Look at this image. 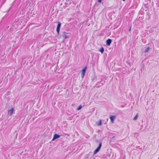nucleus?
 Masks as SVG:
<instances>
[{
	"mask_svg": "<svg viewBox=\"0 0 159 159\" xmlns=\"http://www.w3.org/2000/svg\"><path fill=\"white\" fill-rule=\"evenodd\" d=\"M102 146V143H100L99 145L98 148L95 150L94 152V154H96L98 152H99V150H100L101 147Z\"/></svg>",
	"mask_w": 159,
	"mask_h": 159,
	"instance_id": "obj_1",
	"label": "nucleus"
},
{
	"mask_svg": "<svg viewBox=\"0 0 159 159\" xmlns=\"http://www.w3.org/2000/svg\"><path fill=\"white\" fill-rule=\"evenodd\" d=\"M87 69V67H85L82 70V72H81L82 78H83L84 77V76L86 70Z\"/></svg>",
	"mask_w": 159,
	"mask_h": 159,
	"instance_id": "obj_2",
	"label": "nucleus"
},
{
	"mask_svg": "<svg viewBox=\"0 0 159 159\" xmlns=\"http://www.w3.org/2000/svg\"><path fill=\"white\" fill-rule=\"evenodd\" d=\"M61 26V24L60 22H58V25L57 28V31L58 34H59L60 31V29Z\"/></svg>",
	"mask_w": 159,
	"mask_h": 159,
	"instance_id": "obj_3",
	"label": "nucleus"
},
{
	"mask_svg": "<svg viewBox=\"0 0 159 159\" xmlns=\"http://www.w3.org/2000/svg\"><path fill=\"white\" fill-rule=\"evenodd\" d=\"M112 42L111 40L110 39H108L106 41V45L107 46H109Z\"/></svg>",
	"mask_w": 159,
	"mask_h": 159,
	"instance_id": "obj_4",
	"label": "nucleus"
},
{
	"mask_svg": "<svg viewBox=\"0 0 159 159\" xmlns=\"http://www.w3.org/2000/svg\"><path fill=\"white\" fill-rule=\"evenodd\" d=\"M13 108H12L10 110H9L8 111V115L10 116H11L13 113Z\"/></svg>",
	"mask_w": 159,
	"mask_h": 159,
	"instance_id": "obj_5",
	"label": "nucleus"
},
{
	"mask_svg": "<svg viewBox=\"0 0 159 159\" xmlns=\"http://www.w3.org/2000/svg\"><path fill=\"white\" fill-rule=\"evenodd\" d=\"M60 137V136L57 134H55L54 135V137L52 141L54 140L55 139L59 138Z\"/></svg>",
	"mask_w": 159,
	"mask_h": 159,
	"instance_id": "obj_6",
	"label": "nucleus"
},
{
	"mask_svg": "<svg viewBox=\"0 0 159 159\" xmlns=\"http://www.w3.org/2000/svg\"><path fill=\"white\" fill-rule=\"evenodd\" d=\"M110 118L111 119V121L112 123H113L114 121V120H115V119L116 118V116H111L110 117Z\"/></svg>",
	"mask_w": 159,
	"mask_h": 159,
	"instance_id": "obj_7",
	"label": "nucleus"
},
{
	"mask_svg": "<svg viewBox=\"0 0 159 159\" xmlns=\"http://www.w3.org/2000/svg\"><path fill=\"white\" fill-rule=\"evenodd\" d=\"M67 33H64V34L62 35V37L64 38V39H66L68 37V36L67 35Z\"/></svg>",
	"mask_w": 159,
	"mask_h": 159,
	"instance_id": "obj_8",
	"label": "nucleus"
},
{
	"mask_svg": "<svg viewBox=\"0 0 159 159\" xmlns=\"http://www.w3.org/2000/svg\"><path fill=\"white\" fill-rule=\"evenodd\" d=\"M96 124H97L98 125V126H100V125H101V124H102V121H101V120H99V121L97 122L96 123Z\"/></svg>",
	"mask_w": 159,
	"mask_h": 159,
	"instance_id": "obj_9",
	"label": "nucleus"
},
{
	"mask_svg": "<svg viewBox=\"0 0 159 159\" xmlns=\"http://www.w3.org/2000/svg\"><path fill=\"white\" fill-rule=\"evenodd\" d=\"M150 49V48L149 47H148L146 50L145 51V52L146 53L148 52L149 50Z\"/></svg>",
	"mask_w": 159,
	"mask_h": 159,
	"instance_id": "obj_10",
	"label": "nucleus"
},
{
	"mask_svg": "<svg viewBox=\"0 0 159 159\" xmlns=\"http://www.w3.org/2000/svg\"><path fill=\"white\" fill-rule=\"evenodd\" d=\"M104 51V49L102 47L100 50V51L102 53Z\"/></svg>",
	"mask_w": 159,
	"mask_h": 159,
	"instance_id": "obj_11",
	"label": "nucleus"
},
{
	"mask_svg": "<svg viewBox=\"0 0 159 159\" xmlns=\"http://www.w3.org/2000/svg\"><path fill=\"white\" fill-rule=\"evenodd\" d=\"M138 114H137L136 116L134 117V120H136L138 117Z\"/></svg>",
	"mask_w": 159,
	"mask_h": 159,
	"instance_id": "obj_12",
	"label": "nucleus"
},
{
	"mask_svg": "<svg viewBox=\"0 0 159 159\" xmlns=\"http://www.w3.org/2000/svg\"><path fill=\"white\" fill-rule=\"evenodd\" d=\"M82 107L81 105L79 107L77 108V110H79L81 109Z\"/></svg>",
	"mask_w": 159,
	"mask_h": 159,
	"instance_id": "obj_13",
	"label": "nucleus"
},
{
	"mask_svg": "<svg viewBox=\"0 0 159 159\" xmlns=\"http://www.w3.org/2000/svg\"><path fill=\"white\" fill-rule=\"evenodd\" d=\"M98 2H99L101 3L102 2V0H98Z\"/></svg>",
	"mask_w": 159,
	"mask_h": 159,
	"instance_id": "obj_14",
	"label": "nucleus"
},
{
	"mask_svg": "<svg viewBox=\"0 0 159 159\" xmlns=\"http://www.w3.org/2000/svg\"><path fill=\"white\" fill-rule=\"evenodd\" d=\"M123 1H125V0H123Z\"/></svg>",
	"mask_w": 159,
	"mask_h": 159,
	"instance_id": "obj_15",
	"label": "nucleus"
},
{
	"mask_svg": "<svg viewBox=\"0 0 159 159\" xmlns=\"http://www.w3.org/2000/svg\"><path fill=\"white\" fill-rule=\"evenodd\" d=\"M131 28L129 29V31L130 30Z\"/></svg>",
	"mask_w": 159,
	"mask_h": 159,
	"instance_id": "obj_16",
	"label": "nucleus"
}]
</instances>
